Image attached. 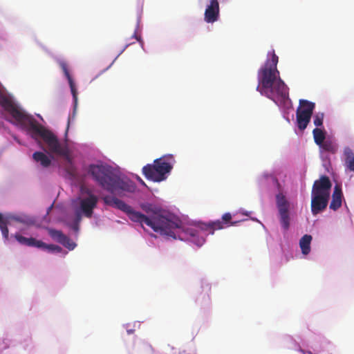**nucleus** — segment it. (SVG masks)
Masks as SVG:
<instances>
[{"label": "nucleus", "instance_id": "obj_1", "mask_svg": "<svg viewBox=\"0 0 354 354\" xmlns=\"http://www.w3.org/2000/svg\"><path fill=\"white\" fill-rule=\"evenodd\" d=\"M103 200L106 205L126 213L131 221L145 224L161 235L174 239L178 238L180 240H189L197 246H201L205 243V239L200 235L201 231L183 227L178 218L162 215L160 209L152 204L143 203L140 205L142 209L147 214L145 215L135 211L130 205L116 197L106 196Z\"/></svg>", "mask_w": 354, "mask_h": 354}, {"label": "nucleus", "instance_id": "obj_2", "mask_svg": "<svg viewBox=\"0 0 354 354\" xmlns=\"http://www.w3.org/2000/svg\"><path fill=\"white\" fill-rule=\"evenodd\" d=\"M0 105L10 113L18 124L30 134L34 140H37L39 138H41L51 153L64 156L67 161L71 163L72 161L68 154L67 149L61 145L57 137L51 131L38 123L32 115L26 114L19 109L1 91Z\"/></svg>", "mask_w": 354, "mask_h": 354}, {"label": "nucleus", "instance_id": "obj_3", "mask_svg": "<svg viewBox=\"0 0 354 354\" xmlns=\"http://www.w3.org/2000/svg\"><path fill=\"white\" fill-rule=\"evenodd\" d=\"M271 56L259 70V84L257 90L274 101L277 105H284L289 100L288 88L279 77L277 66L279 57L273 50L268 55Z\"/></svg>", "mask_w": 354, "mask_h": 354}, {"label": "nucleus", "instance_id": "obj_4", "mask_svg": "<svg viewBox=\"0 0 354 354\" xmlns=\"http://www.w3.org/2000/svg\"><path fill=\"white\" fill-rule=\"evenodd\" d=\"M332 184L329 178L322 176L314 182L311 192V212L317 215L327 207Z\"/></svg>", "mask_w": 354, "mask_h": 354}, {"label": "nucleus", "instance_id": "obj_5", "mask_svg": "<svg viewBox=\"0 0 354 354\" xmlns=\"http://www.w3.org/2000/svg\"><path fill=\"white\" fill-rule=\"evenodd\" d=\"M174 162V157L171 154L162 156L156 159L153 164H147L144 166L142 174L148 180L161 182L167 178V174L171 171Z\"/></svg>", "mask_w": 354, "mask_h": 354}, {"label": "nucleus", "instance_id": "obj_6", "mask_svg": "<svg viewBox=\"0 0 354 354\" xmlns=\"http://www.w3.org/2000/svg\"><path fill=\"white\" fill-rule=\"evenodd\" d=\"M315 107L314 102L306 100H300L299 106L296 111V118L298 128L304 131L310 121Z\"/></svg>", "mask_w": 354, "mask_h": 354}, {"label": "nucleus", "instance_id": "obj_7", "mask_svg": "<svg viewBox=\"0 0 354 354\" xmlns=\"http://www.w3.org/2000/svg\"><path fill=\"white\" fill-rule=\"evenodd\" d=\"M88 173L104 189L113 174L110 167L104 165H89Z\"/></svg>", "mask_w": 354, "mask_h": 354}, {"label": "nucleus", "instance_id": "obj_8", "mask_svg": "<svg viewBox=\"0 0 354 354\" xmlns=\"http://www.w3.org/2000/svg\"><path fill=\"white\" fill-rule=\"evenodd\" d=\"M136 186L133 183L129 180L120 178L113 174L106 190L112 193L120 194L122 192H133Z\"/></svg>", "mask_w": 354, "mask_h": 354}, {"label": "nucleus", "instance_id": "obj_9", "mask_svg": "<svg viewBox=\"0 0 354 354\" xmlns=\"http://www.w3.org/2000/svg\"><path fill=\"white\" fill-rule=\"evenodd\" d=\"M136 186L133 183L129 180L120 178L113 174L106 190L112 193L120 194L122 192H133Z\"/></svg>", "mask_w": 354, "mask_h": 354}, {"label": "nucleus", "instance_id": "obj_10", "mask_svg": "<svg viewBox=\"0 0 354 354\" xmlns=\"http://www.w3.org/2000/svg\"><path fill=\"white\" fill-rule=\"evenodd\" d=\"M11 221H16L26 225L34 223V220L26 214H13L4 218L0 213V230L5 239H8V225H10Z\"/></svg>", "mask_w": 354, "mask_h": 354}, {"label": "nucleus", "instance_id": "obj_11", "mask_svg": "<svg viewBox=\"0 0 354 354\" xmlns=\"http://www.w3.org/2000/svg\"><path fill=\"white\" fill-rule=\"evenodd\" d=\"M86 193L87 194L86 196H82L78 198L79 207L77 209H79L84 216L91 218L93 210L97 206L98 198L88 189Z\"/></svg>", "mask_w": 354, "mask_h": 354}, {"label": "nucleus", "instance_id": "obj_12", "mask_svg": "<svg viewBox=\"0 0 354 354\" xmlns=\"http://www.w3.org/2000/svg\"><path fill=\"white\" fill-rule=\"evenodd\" d=\"M276 198L280 223L283 229L287 231L290 227L289 203L283 194H277Z\"/></svg>", "mask_w": 354, "mask_h": 354}, {"label": "nucleus", "instance_id": "obj_13", "mask_svg": "<svg viewBox=\"0 0 354 354\" xmlns=\"http://www.w3.org/2000/svg\"><path fill=\"white\" fill-rule=\"evenodd\" d=\"M231 218V214L228 212L225 213L222 216L223 221L217 220L214 222L203 224L201 230L206 231L208 234H213L215 230H221L225 227V226H229Z\"/></svg>", "mask_w": 354, "mask_h": 354}, {"label": "nucleus", "instance_id": "obj_14", "mask_svg": "<svg viewBox=\"0 0 354 354\" xmlns=\"http://www.w3.org/2000/svg\"><path fill=\"white\" fill-rule=\"evenodd\" d=\"M219 3L218 0H210L207 5L205 13L204 20L209 24H213L218 21L219 18Z\"/></svg>", "mask_w": 354, "mask_h": 354}, {"label": "nucleus", "instance_id": "obj_15", "mask_svg": "<svg viewBox=\"0 0 354 354\" xmlns=\"http://www.w3.org/2000/svg\"><path fill=\"white\" fill-rule=\"evenodd\" d=\"M48 232L53 239L64 245L65 248H68L69 250H73L75 248L77 245L76 243L65 235L62 231L50 229Z\"/></svg>", "mask_w": 354, "mask_h": 354}, {"label": "nucleus", "instance_id": "obj_16", "mask_svg": "<svg viewBox=\"0 0 354 354\" xmlns=\"http://www.w3.org/2000/svg\"><path fill=\"white\" fill-rule=\"evenodd\" d=\"M343 194L340 185H336L332 194L330 209L336 211L342 206Z\"/></svg>", "mask_w": 354, "mask_h": 354}, {"label": "nucleus", "instance_id": "obj_17", "mask_svg": "<svg viewBox=\"0 0 354 354\" xmlns=\"http://www.w3.org/2000/svg\"><path fill=\"white\" fill-rule=\"evenodd\" d=\"M59 65H60V67L62 69L66 77L68 80V84L70 86V88H71V91L73 95L74 104H75V106H76L77 102V88L75 87V83L73 82V80L72 77L71 76L70 73L68 71L67 64L64 62H61L59 63Z\"/></svg>", "mask_w": 354, "mask_h": 354}, {"label": "nucleus", "instance_id": "obj_18", "mask_svg": "<svg viewBox=\"0 0 354 354\" xmlns=\"http://www.w3.org/2000/svg\"><path fill=\"white\" fill-rule=\"evenodd\" d=\"M15 238L20 244L30 247L40 248L44 245V242L41 241L37 240L32 237L26 238L18 233L15 234Z\"/></svg>", "mask_w": 354, "mask_h": 354}, {"label": "nucleus", "instance_id": "obj_19", "mask_svg": "<svg viewBox=\"0 0 354 354\" xmlns=\"http://www.w3.org/2000/svg\"><path fill=\"white\" fill-rule=\"evenodd\" d=\"M33 160L39 162L43 167H48L51 165V160L43 152L36 151L32 154Z\"/></svg>", "mask_w": 354, "mask_h": 354}, {"label": "nucleus", "instance_id": "obj_20", "mask_svg": "<svg viewBox=\"0 0 354 354\" xmlns=\"http://www.w3.org/2000/svg\"><path fill=\"white\" fill-rule=\"evenodd\" d=\"M345 156V164L347 168L354 171V152L350 147H345L344 150Z\"/></svg>", "mask_w": 354, "mask_h": 354}, {"label": "nucleus", "instance_id": "obj_21", "mask_svg": "<svg viewBox=\"0 0 354 354\" xmlns=\"http://www.w3.org/2000/svg\"><path fill=\"white\" fill-rule=\"evenodd\" d=\"M312 241V236L308 234H305L301 237L299 241V245L301 252L304 254H309L310 251V243Z\"/></svg>", "mask_w": 354, "mask_h": 354}, {"label": "nucleus", "instance_id": "obj_22", "mask_svg": "<svg viewBox=\"0 0 354 354\" xmlns=\"http://www.w3.org/2000/svg\"><path fill=\"white\" fill-rule=\"evenodd\" d=\"M319 146L322 150L331 153H335L337 150V145L333 141L329 140L323 141V142Z\"/></svg>", "mask_w": 354, "mask_h": 354}, {"label": "nucleus", "instance_id": "obj_23", "mask_svg": "<svg viewBox=\"0 0 354 354\" xmlns=\"http://www.w3.org/2000/svg\"><path fill=\"white\" fill-rule=\"evenodd\" d=\"M313 134L315 142L317 145H319L320 144H322L323 142V141L325 140V138H326L325 132L322 129H319V128H315L313 131Z\"/></svg>", "mask_w": 354, "mask_h": 354}, {"label": "nucleus", "instance_id": "obj_24", "mask_svg": "<svg viewBox=\"0 0 354 354\" xmlns=\"http://www.w3.org/2000/svg\"><path fill=\"white\" fill-rule=\"evenodd\" d=\"M138 350V352L141 354L153 352V348L152 347V346L150 344L145 342H142L139 344Z\"/></svg>", "mask_w": 354, "mask_h": 354}, {"label": "nucleus", "instance_id": "obj_25", "mask_svg": "<svg viewBox=\"0 0 354 354\" xmlns=\"http://www.w3.org/2000/svg\"><path fill=\"white\" fill-rule=\"evenodd\" d=\"M39 248H43L48 250L52 252H61L62 251V248L58 245L50 244L48 245L44 243V245L41 246Z\"/></svg>", "mask_w": 354, "mask_h": 354}, {"label": "nucleus", "instance_id": "obj_26", "mask_svg": "<svg viewBox=\"0 0 354 354\" xmlns=\"http://www.w3.org/2000/svg\"><path fill=\"white\" fill-rule=\"evenodd\" d=\"M324 121V113H318L316 115H315L313 118V122L314 124L317 127L322 126Z\"/></svg>", "mask_w": 354, "mask_h": 354}, {"label": "nucleus", "instance_id": "obj_27", "mask_svg": "<svg viewBox=\"0 0 354 354\" xmlns=\"http://www.w3.org/2000/svg\"><path fill=\"white\" fill-rule=\"evenodd\" d=\"M82 213L77 209H76V211H75V223H80V222L82 220Z\"/></svg>", "mask_w": 354, "mask_h": 354}, {"label": "nucleus", "instance_id": "obj_28", "mask_svg": "<svg viewBox=\"0 0 354 354\" xmlns=\"http://www.w3.org/2000/svg\"><path fill=\"white\" fill-rule=\"evenodd\" d=\"M72 228L75 230V231H78L79 230V225L78 223H74V224L72 226Z\"/></svg>", "mask_w": 354, "mask_h": 354}, {"label": "nucleus", "instance_id": "obj_29", "mask_svg": "<svg viewBox=\"0 0 354 354\" xmlns=\"http://www.w3.org/2000/svg\"><path fill=\"white\" fill-rule=\"evenodd\" d=\"M139 180H140V181L141 182V183H142V184L145 185V183H144V181H143L142 179H140V178H139Z\"/></svg>", "mask_w": 354, "mask_h": 354}, {"label": "nucleus", "instance_id": "obj_30", "mask_svg": "<svg viewBox=\"0 0 354 354\" xmlns=\"http://www.w3.org/2000/svg\"><path fill=\"white\" fill-rule=\"evenodd\" d=\"M235 223H236V222L231 223L230 224L232 225H234Z\"/></svg>", "mask_w": 354, "mask_h": 354}]
</instances>
